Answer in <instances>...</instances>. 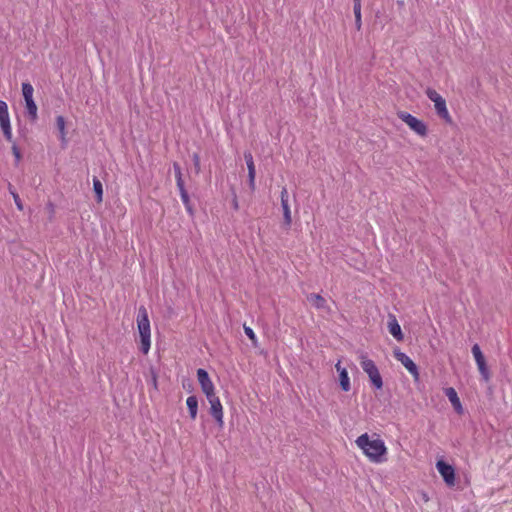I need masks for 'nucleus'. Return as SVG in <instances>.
<instances>
[{
	"label": "nucleus",
	"mask_w": 512,
	"mask_h": 512,
	"mask_svg": "<svg viewBox=\"0 0 512 512\" xmlns=\"http://www.w3.org/2000/svg\"><path fill=\"white\" fill-rule=\"evenodd\" d=\"M356 444L371 462L379 464L386 461L387 447L379 436L371 438L364 433L356 439Z\"/></svg>",
	"instance_id": "f257e3e1"
},
{
	"label": "nucleus",
	"mask_w": 512,
	"mask_h": 512,
	"mask_svg": "<svg viewBox=\"0 0 512 512\" xmlns=\"http://www.w3.org/2000/svg\"><path fill=\"white\" fill-rule=\"evenodd\" d=\"M137 329L140 335V350L147 354L151 347V327L147 309L141 306L137 313Z\"/></svg>",
	"instance_id": "f03ea898"
},
{
	"label": "nucleus",
	"mask_w": 512,
	"mask_h": 512,
	"mask_svg": "<svg viewBox=\"0 0 512 512\" xmlns=\"http://www.w3.org/2000/svg\"><path fill=\"white\" fill-rule=\"evenodd\" d=\"M360 365L363 371L368 375L373 387L377 390L382 389L383 380L375 362L366 356H361Z\"/></svg>",
	"instance_id": "7ed1b4c3"
},
{
	"label": "nucleus",
	"mask_w": 512,
	"mask_h": 512,
	"mask_svg": "<svg viewBox=\"0 0 512 512\" xmlns=\"http://www.w3.org/2000/svg\"><path fill=\"white\" fill-rule=\"evenodd\" d=\"M426 95L434 103L435 110L439 117L445 119L446 121H450V115L446 106L445 99L434 89L428 88L426 90Z\"/></svg>",
	"instance_id": "20e7f679"
},
{
	"label": "nucleus",
	"mask_w": 512,
	"mask_h": 512,
	"mask_svg": "<svg viewBox=\"0 0 512 512\" xmlns=\"http://www.w3.org/2000/svg\"><path fill=\"white\" fill-rule=\"evenodd\" d=\"M0 127L5 139L9 142L12 141V127L10 123V116L8 105L5 101L0 100Z\"/></svg>",
	"instance_id": "39448f33"
},
{
	"label": "nucleus",
	"mask_w": 512,
	"mask_h": 512,
	"mask_svg": "<svg viewBox=\"0 0 512 512\" xmlns=\"http://www.w3.org/2000/svg\"><path fill=\"white\" fill-rule=\"evenodd\" d=\"M399 118L406 123L411 130L417 133L420 136H425L427 134V127L425 123L415 116L411 115L408 112H400L398 114Z\"/></svg>",
	"instance_id": "423d86ee"
},
{
	"label": "nucleus",
	"mask_w": 512,
	"mask_h": 512,
	"mask_svg": "<svg viewBox=\"0 0 512 512\" xmlns=\"http://www.w3.org/2000/svg\"><path fill=\"white\" fill-rule=\"evenodd\" d=\"M471 352L474 356V359L476 361L478 370L481 374V377L484 381L488 382L490 380V372L487 367L484 355L479 347L478 344H474L471 348Z\"/></svg>",
	"instance_id": "0eeeda50"
},
{
	"label": "nucleus",
	"mask_w": 512,
	"mask_h": 512,
	"mask_svg": "<svg viewBox=\"0 0 512 512\" xmlns=\"http://www.w3.org/2000/svg\"><path fill=\"white\" fill-rule=\"evenodd\" d=\"M210 404V414L215 419L216 423L220 428L224 425V415H223V407L220 402L219 397L215 394L209 397H206Z\"/></svg>",
	"instance_id": "6e6552de"
},
{
	"label": "nucleus",
	"mask_w": 512,
	"mask_h": 512,
	"mask_svg": "<svg viewBox=\"0 0 512 512\" xmlns=\"http://www.w3.org/2000/svg\"><path fill=\"white\" fill-rule=\"evenodd\" d=\"M197 378L201 386L202 392L205 394L206 397L216 394L215 386L211 381L208 372L205 369L199 368L197 370Z\"/></svg>",
	"instance_id": "1a4fd4ad"
},
{
	"label": "nucleus",
	"mask_w": 512,
	"mask_h": 512,
	"mask_svg": "<svg viewBox=\"0 0 512 512\" xmlns=\"http://www.w3.org/2000/svg\"><path fill=\"white\" fill-rule=\"evenodd\" d=\"M395 358L408 370V372L415 378L418 379L419 371L414 361L404 352L396 350L394 352Z\"/></svg>",
	"instance_id": "9d476101"
},
{
	"label": "nucleus",
	"mask_w": 512,
	"mask_h": 512,
	"mask_svg": "<svg viewBox=\"0 0 512 512\" xmlns=\"http://www.w3.org/2000/svg\"><path fill=\"white\" fill-rule=\"evenodd\" d=\"M436 467H437L438 472L443 477L444 481L448 485H453L454 482H455V471H454V468L451 465H449L446 462H444V461H438L436 463Z\"/></svg>",
	"instance_id": "9b49d317"
},
{
	"label": "nucleus",
	"mask_w": 512,
	"mask_h": 512,
	"mask_svg": "<svg viewBox=\"0 0 512 512\" xmlns=\"http://www.w3.org/2000/svg\"><path fill=\"white\" fill-rule=\"evenodd\" d=\"M244 159L247 165L248 170V184L252 191L255 190V178H256V169L255 164L253 160V156L251 152L246 151L244 152Z\"/></svg>",
	"instance_id": "f8f14e48"
},
{
	"label": "nucleus",
	"mask_w": 512,
	"mask_h": 512,
	"mask_svg": "<svg viewBox=\"0 0 512 512\" xmlns=\"http://www.w3.org/2000/svg\"><path fill=\"white\" fill-rule=\"evenodd\" d=\"M444 393L447 396L456 413L459 415L463 414L464 409L456 390L453 387H448L444 389Z\"/></svg>",
	"instance_id": "ddd939ff"
},
{
	"label": "nucleus",
	"mask_w": 512,
	"mask_h": 512,
	"mask_svg": "<svg viewBox=\"0 0 512 512\" xmlns=\"http://www.w3.org/2000/svg\"><path fill=\"white\" fill-rule=\"evenodd\" d=\"M336 370L339 373L340 387L344 392H348L351 389L350 378L346 368L341 367V361H338L335 365Z\"/></svg>",
	"instance_id": "4468645a"
},
{
	"label": "nucleus",
	"mask_w": 512,
	"mask_h": 512,
	"mask_svg": "<svg viewBox=\"0 0 512 512\" xmlns=\"http://www.w3.org/2000/svg\"><path fill=\"white\" fill-rule=\"evenodd\" d=\"M388 330L397 341L403 340V333L401 327L394 315H389Z\"/></svg>",
	"instance_id": "2eb2a0df"
},
{
	"label": "nucleus",
	"mask_w": 512,
	"mask_h": 512,
	"mask_svg": "<svg viewBox=\"0 0 512 512\" xmlns=\"http://www.w3.org/2000/svg\"><path fill=\"white\" fill-rule=\"evenodd\" d=\"M56 128L58 130V138L63 147L67 145L66 121L61 115L56 117Z\"/></svg>",
	"instance_id": "dca6fc26"
},
{
	"label": "nucleus",
	"mask_w": 512,
	"mask_h": 512,
	"mask_svg": "<svg viewBox=\"0 0 512 512\" xmlns=\"http://www.w3.org/2000/svg\"><path fill=\"white\" fill-rule=\"evenodd\" d=\"M307 300L318 310L327 308V302L320 294L311 293L307 296Z\"/></svg>",
	"instance_id": "f3484780"
},
{
	"label": "nucleus",
	"mask_w": 512,
	"mask_h": 512,
	"mask_svg": "<svg viewBox=\"0 0 512 512\" xmlns=\"http://www.w3.org/2000/svg\"><path fill=\"white\" fill-rule=\"evenodd\" d=\"M186 405L189 410L191 419H195L198 413V399L195 395H191L186 399Z\"/></svg>",
	"instance_id": "a211bd4d"
},
{
	"label": "nucleus",
	"mask_w": 512,
	"mask_h": 512,
	"mask_svg": "<svg viewBox=\"0 0 512 512\" xmlns=\"http://www.w3.org/2000/svg\"><path fill=\"white\" fill-rule=\"evenodd\" d=\"M25 106H26V110H27V114H28L29 118L31 120H36L37 119V105H36L34 99H32V100L27 99L25 101Z\"/></svg>",
	"instance_id": "6ab92c4d"
},
{
	"label": "nucleus",
	"mask_w": 512,
	"mask_h": 512,
	"mask_svg": "<svg viewBox=\"0 0 512 512\" xmlns=\"http://www.w3.org/2000/svg\"><path fill=\"white\" fill-rule=\"evenodd\" d=\"M353 11L355 15V25L358 30H360L362 21H361V0H354Z\"/></svg>",
	"instance_id": "aec40b11"
},
{
	"label": "nucleus",
	"mask_w": 512,
	"mask_h": 512,
	"mask_svg": "<svg viewBox=\"0 0 512 512\" xmlns=\"http://www.w3.org/2000/svg\"><path fill=\"white\" fill-rule=\"evenodd\" d=\"M93 190L96 194L97 201L101 202L103 199V186L101 181L97 177L93 178Z\"/></svg>",
	"instance_id": "412c9836"
},
{
	"label": "nucleus",
	"mask_w": 512,
	"mask_h": 512,
	"mask_svg": "<svg viewBox=\"0 0 512 512\" xmlns=\"http://www.w3.org/2000/svg\"><path fill=\"white\" fill-rule=\"evenodd\" d=\"M33 93H34L33 86L29 82H23L22 83V94H23L24 100L25 101L27 99L32 100L33 99Z\"/></svg>",
	"instance_id": "4be33fe9"
},
{
	"label": "nucleus",
	"mask_w": 512,
	"mask_h": 512,
	"mask_svg": "<svg viewBox=\"0 0 512 512\" xmlns=\"http://www.w3.org/2000/svg\"><path fill=\"white\" fill-rule=\"evenodd\" d=\"M245 335L253 342L257 340L256 334L253 329L249 326H244Z\"/></svg>",
	"instance_id": "5701e85b"
},
{
	"label": "nucleus",
	"mask_w": 512,
	"mask_h": 512,
	"mask_svg": "<svg viewBox=\"0 0 512 512\" xmlns=\"http://www.w3.org/2000/svg\"><path fill=\"white\" fill-rule=\"evenodd\" d=\"M10 193H11V195H12L13 199H14V202H15L16 207H17L20 211H21V210H23V204H22V201H21V199H20L19 195H18L16 192L12 191L11 189H10Z\"/></svg>",
	"instance_id": "b1692460"
},
{
	"label": "nucleus",
	"mask_w": 512,
	"mask_h": 512,
	"mask_svg": "<svg viewBox=\"0 0 512 512\" xmlns=\"http://www.w3.org/2000/svg\"><path fill=\"white\" fill-rule=\"evenodd\" d=\"M12 153L15 157L16 164L21 160V152L16 144L12 145Z\"/></svg>",
	"instance_id": "393cba45"
},
{
	"label": "nucleus",
	"mask_w": 512,
	"mask_h": 512,
	"mask_svg": "<svg viewBox=\"0 0 512 512\" xmlns=\"http://www.w3.org/2000/svg\"><path fill=\"white\" fill-rule=\"evenodd\" d=\"M192 161H193L195 170L198 173L200 171V156H199V154L194 153L192 155Z\"/></svg>",
	"instance_id": "a878e982"
},
{
	"label": "nucleus",
	"mask_w": 512,
	"mask_h": 512,
	"mask_svg": "<svg viewBox=\"0 0 512 512\" xmlns=\"http://www.w3.org/2000/svg\"><path fill=\"white\" fill-rule=\"evenodd\" d=\"M281 202L282 201H289V194L286 187H283L280 193Z\"/></svg>",
	"instance_id": "bb28decb"
},
{
	"label": "nucleus",
	"mask_w": 512,
	"mask_h": 512,
	"mask_svg": "<svg viewBox=\"0 0 512 512\" xmlns=\"http://www.w3.org/2000/svg\"><path fill=\"white\" fill-rule=\"evenodd\" d=\"M284 224L289 227L292 223L291 212L283 213Z\"/></svg>",
	"instance_id": "cd10ccee"
},
{
	"label": "nucleus",
	"mask_w": 512,
	"mask_h": 512,
	"mask_svg": "<svg viewBox=\"0 0 512 512\" xmlns=\"http://www.w3.org/2000/svg\"><path fill=\"white\" fill-rule=\"evenodd\" d=\"M176 184L178 189L185 187L184 181L182 179V173H179V175H177Z\"/></svg>",
	"instance_id": "c85d7f7f"
},
{
	"label": "nucleus",
	"mask_w": 512,
	"mask_h": 512,
	"mask_svg": "<svg viewBox=\"0 0 512 512\" xmlns=\"http://www.w3.org/2000/svg\"><path fill=\"white\" fill-rule=\"evenodd\" d=\"M281 206H282L283 213L291 212L290 206H289V201H285V200L282 201Z\"/></svg>",
	"instance_id": "c756f323"
},
{
	"label": "nucleus",
	"mask_w": 512,
	"mask_h": 512,
	"mask_svg": "<svg viewBox=\"0 0 512 512\" xmlns=\"http://www.w3.org/2000/svg\"><path fill=\"white\" fill-rule=\"evenodd\" d=\"M181 200H182L184 207L188 206L191 203L189 195H183V197H181Z\"/></svg>",
	"instance_id": "7c9ffc66"
},
{
	"label": "nucleus",
	"mask_w": 512,
	"mask_h": 512,
	"mask_svg": "<svg viewBox=\"0 0 512 512\" xmlns=\"http://www.w3.org/2000/svg\"><path fill=\"white\" fill-rule=\"evenodd\" d=\"M173 168L175 171V176L177 177V175H179V173H181V168L177 163H174Z\"/></svg>",
	"instance_id": "2f4dec72"
},
{
	"label": "nucleus",
	"mask_w": 512,
	"mask_h": 512,
	"mask_svg": "<svg viewBox=\"0 0 512 512\" xmlns=\"http://www.w3.org/2000/svg\"><path fill=\"white\" fill-rule=\"evenodd\" d=\"M185 209L189 215H191V216L193 215V207H192L191 203L188 206H185Z\"/></svg>",
	"instance_id": "473e14b6"
},
{
	"label": "nucleus",
	"mask_w": 512,
	"mask_h": 512,
	"mask_svg": "<svg viewBox=\"0 0 512 512\" xmlns=\"http://www.w3.org/2000/svg\"><path fill=\"white\" fill-rule=\"evenodd\" d=\"M178 190H179V193H180V197H183V195H188V192H187V190L185 189V187L180 188V189H178Z\"/></svg>",
	"instance_id": "72a5a7b5"
},
{
	"label": "nucleus",
	"mask_w": 512,
	"mask_h": 512,
	"mask_svg": "<svg viewBox=\"0 0 512 512\" xmlns=\"http://www.w3.org/2000/svg\"><path fill=\"white\" fill-rule=\"evenodd\" d=\"M233 208H234L235 210H237V209H238V201H237L236 196H235V197H234V199H233Z\"/></svg>",
	"instance_id": "f704fd0d"
}]
</instances>
